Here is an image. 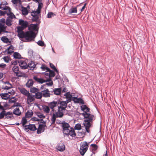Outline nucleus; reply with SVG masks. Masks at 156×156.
Here are the masks:
<instances>
[{"mask_svg":"<svg viewBox=\"0 0 156 156\" xmlns=\"http://www.w3.org/2000/svg\"><path fill=\"white\" fill-rule=\"evenodd\" d=\"M81 110L83 112L81 115L83 116L84 118L86 119L84 120L83 125L85 126L86 131L88 133H90L89 128L93 121L94 119V116L91 114L87 113L90 111V108L85 105H82L81 106Z\"/></svg>","mask_w":156,"mask_h":156,"instance_id":"obj_1","label":"nucleus"},{"mask_svg":"<svg viewBox=\"0 0 156 156\" xmlns=\"http://www.w3.org/2000/svg\"><path fill=\"white\" fill-rule=\"evenodd\" d=\"M36 36V34L32 31H27L26 32L23 31L18 33V36L20 39L24 38L27 42L32 41Z\"/></svg>","mask_w":156,"mask_h":156,"instance_id":"obj_2","label":"nucleus"},{"mask_svg":"<svg viewBox=\"0 0 156 156\" xmlns=\"http://www.w3.org/2000/svg\"><path fill=\"white\" fill-rule=\"evenodd\" d=\"M63 133L67 136L70 135L73 137L76 136V134L74 129L70 127L69 124L65 122L62 123Z\"/></svg>","mask_w":156,"mask_h":156,"instance_id":"obj_3","label":"nucleus"},{"mask_svg":"<svg viewBox=\"0 0 156 156\" xmlns=\"http://www.w3.org/2000/svg\"><path fill=\"white\" fill-rule=\"evenodd\" d=\"M61 109L59 108H58V111L56 112L55 113H53L51 119V120L53 122H55L57 118H61L63 117L64 114L69 115L67 112L65 114H64V113H65L66 111L64 110H61Z\"/></svg>","mask_w":156,"mask_h":156,"instance_id":"obj_4","label":"nucleus"},{"mask_svg":"<svg viewBox=\"0 0 156 156\" xmlns=\"http://www.w3.org/2000/svg\"><path fill=\"white\" fill-rule=\"evenodd\" d=\"M44 85H42L41 87V89L42 90L41 91L42 96L44 97H49L51 94L52 95L51 93L52 91H49L48 89L44 88Z\"/></svg>","mask_w":156,"mask_h":156,"instance_id":"obj_5","label":"nucleus"},{"mask_svg":"<svg viewBox=\"0 0 156 156\" xmlns=\"http://www.w3.org/2000/svg\"><path fill=\"white\" fill-rule=\"evenodd\" d=\"M41 12H38V10L33 11L31 12V15L33 16V18L32 19V20L33 22L35 21H40L39 20V16L40 15Z\"/></svg>","mask_w":156,"mask_h":156,"instance_id":"obj_6","label":"nucleus"},{"mask_svg":"<svg viewBox=\"0 0 156 156\" xmlns=\"http://www.w3.org/2000/svg\"><path fill=\"white\" fill-rule=\"evenodd\" d=\"M57 106L58 108L61 109V110H64L68 112V111L66 109L67 107V104L66 101H61L60 100L57 101Z\"/></svg>","mask_w":156,"mask_h":156,"instance_id":"obj_7","label":"nucleus"},{"mask_svg":"<svg viewBox=\"0 0 156 156\" xmlns=\"http://www.w3.org/2000/svg\"><path fill=\"white\" fill-rule=\"evenodd\" d=\"M37 23L36 24H30L28 27V29L29 31H38V29L37 28L38 25L40 23L41 21H35Z\"/></svg>","mask_w":156,"mask_h":156,"instance_id":"obj_8","label":"nucleus"},{"mask_svg":"<svg viewBox=\"0 0 156 156\" xmlns=\"http://www.w3.org/2000/svg\"><path fill=\"white\" fill-rule=\"evenodd\" d=\"M8 4L6 1L4 0L1 2L0 4V8L2 10H8L9 11L11 10V9L9 6H6Z\"/></svg>","mask_w":156,"mask_h":156,"instance_id":"obj_9","label":"nucleus"},{"mask_svg":"<svg viewBox=\"0 0 156 156\" xmlns=\"http://www.w3.org/2000/svg\"><path fill=\"white\" fill-rule=\"evenodd\" d=\"M13 72L16 74V76L19 77L22 76V73L20 71L18 66H15L12 68Z\"/></svg>","mask_w":156,"mask_h":156,"instance_id":"obj_10","label":"nucleus"},{"mask_svg":"<svg viewBox=\"0 0 156 156\" xmlns=\"http://www.w3.org/2000/svg\"><path fill=\"white\" fill-rule=\"evenodd\" d=\"M5 119H6L9 120H11L14 119L12 113L11 112L5 111Z\"/></svg>","mask_w":156,"mask_h":156,"instance_id":"obj_11","label":"nucleus"},{"mask_svg":"<svg viewBox=\"0 0 156 156\" xmlns=\"http://www.w3.org/2000/svg\"><path fill=\"white\" fill-rule=\"evenodd\" d=\"M72 100L75 103H80L82 104H84V101L81 98H78L77 97H74L72 98Z\"/></svg>","mask_w":156,"mask_h":156,"instance_id":"obj_12","label":"nucleus"},{"mask_svg":"<svg viewBox=\"0 0 156 156\" xmlns=\"http://www.w3.org/2000/svg\"><path fill=\"white\" fill-rule=\"evenodd\" d=\"M27 97V103L28 104H30L31 102L34 101L35 100L34 95L32 94H30V93Z\"/></svg>","mask_w":156,"mask_h":156,"instance_id":"obj_13","label":"nucleus"},{"mask_svg":"<svg viewBox=\"0 0 156 156\" xmlns=\"http://www.w3.org/2000/svg\"><path fill=\"white\" fill-rule=\"evenodd\" d=\"M19 66L22 69L28 68L27 64L26 61L23 60H20Z\"/></svg>","mask_w":156,"mask_h":156,"instance_id":"obj_14","label":"nucleus"},{"mask_svg":"<svg viewBox=\"0 0 156 156\" xmlns=\"http://www.w3.org/2000/svg\"><path fill=\"white\" fill-rule=\"evenodd\" d=\"M45 126L43 124H39L38 128H37V133L40 134L44 132L45 129Z\"/></svg>","mask_w":156,"mask_h":156,"instance_id":"obj_15","label":"nucleus"},{"mask_svg":"<svg viewBox=\"0 0 156 156\" xmlns=\"http://www.w3.org/2000/svg\"><path fill=\"white\" fill-rule=\"evenodd\" d=\"M57 101H53L52 102H50L48 104V106L51 109H52V111L51 112H53L54 110V108L56 106H57ZM50 115H51V113H50Z\"/></svg>","mask_w":156,"mask_h":156,"instance_id":"obj_16","label":"nucleus"},{"mask_svg":"<svg viewBox=\"0 0 156 156\" xmlns=\"http://www.w3.org/2000/svg\"><path fill=\"white\" fill-rule=\"evenodd\" d=\"M19 25L24 28H26L28 26V23L27 21H25L22 19H20L19 20Z\"/></svg>","mask_w":156,"mask_h":156,"instance_id":"obj_17","label":"nucleus"},{"mask_svg":"<svg viewBox=\"0 0 156 156\" xmlns=\"http://www.w3.org/2000/svg\"><path fill=\"white\" fill-rule=\"evenodd\" d=\"M56 149L60 151H63L65 150V146L63 144H58L56 147Z\"/></svg>","mask_w":156,"mask_h":156,"instance_id":"obj_18","label":"nucleus"},{"mask_svg":"<svg viewBox=\"0 0 156 156\" xmlns=\"http://www.w3.org/2000/svg\"><path fill=\"white\" fill-rule=\"evenodd\" d=\"M4 25L0 24V34H1L2 32L4 33H8V31L6 30V26Z\"/></svg>","mask_w":156,"mask_h":156,"instance_id":"obj_19","label":"nucleus"},{"mask_svg":"<svg viewBox=\"0 0 156 156\" xmlns=\"http://www.w3.org/2000/svg\"><path fill=\"white\" fill-rule=\"evenodd\" d=\"M62 90V89L61 87L58 88H55L54 90H53V91H52L51 93L52 94L53 93H54V94L56 95H59L61 93V92Z\"/></svg>","mask_w":156,"mask_h":156,"instance_id":"obj_20","label":"nucleus"},{"mask_svg":"<svg viewBox=\"0 0 156 156\" xmlns=\"http://www.w3.org/2000/svg\"><path fill=\"white\" fill-rule=\"evenodd\" d=\"M9 94H11L10 92H8V93H2L0 94V95L2 99L7 100L9 98L10 95Z\"/></svg>","mask_w":156,"mask_h":156,"instance_id":"obj_21","label":"nucleus"},{"mask_svg":"<svg viewBox=\"0 0 156 156\" xmlns=\"http://www.w3.org/2000/svg\"><path fill=\"white\" fill-rule=\"evenodd\" d=\"M33 79L35 81L41 83H42L45 82V80L42 78H38L36 76H34Z\"/></svg>","mask_w":156,"mask_h":156,"instance_id":"obj_22","label":"nucleus"},{"mask_svg":"<svg viewBox=\"0 0 156 156\" xmlns=\"http://www.w3.org/2000/svg\"><path fill=\"white\" fill-rule=\"evenodd\" d=\"M27 66L28 68L29 67L30 70H33L35 68L36 65L34 62L31 61L28 63Z\"/></svg>","mask_w":156,"mask_h":156,"instance_id":"obj_23","label":"nucleus"},{"mask_svg":"<svg viewBox=\"0 0 156 156\" xmlns=\"http://www.w3.org/2000/svg\"><path fill=\"white\" fill-rule=\"evenodd\" d=\"M80 5V4L77 5L76 7H72L70 9L69 11V14H70L72 13H76L77 12V7L78 6Z\"/></svg>","mask_w":156,"mask_h":156,"instance_id":"obj_24","label":"nucleus"},{"mask_svg":"<svg viewBox=\"0 0 156 156\" xmlns=\"http://www.w3.org/2000/svg\"><path fill=\"white\" fill-rule=\"evenodd\" d=\"M27 129H28V130L29 129L30 131H35L37 129V128L36 127L35 125L32 124H30L28 125Z\"/></svg>","mask_w":156,"mask_h":156,"instance_id":"obj_25","label":"nucleus"},{"mask_svg":"<svg viewBox=\"0 0 156 156\" xmlns=\"http://www.w3.org/2000/svg\"><path fill=\"white\" fill-rule=\"evenodd\" d=\"M13 113L14 114L18 116L20 115L21 114V112L19 108H18L14 109L13 111Z\"/></svg>","mask_w":156,"mask_h":156,"instance_id":"obj_26","label":"nucleus"},{"mask_svg":"<svg viewBox=\"0 0 156 156\" xmlns=\"http://www.w3.org/2000/svg\"><path fill=\"white\" fill-rule=\"evenodd\" d=\"M34 83V81L32 79H29L26 83V86L28 88L32 86Z\"/></svg>","mask_w":156,"mask_h":156,"instance_id":"obj_27","label":"nucleus"},{"mask_svg":"<svg viewBox=\"0 0 156 156\" xmlns=\"http://www.w3.org/2000/svg\"><path fill=\"white\" fill-rule=\"evenodd\" d=\"M49 82V83H46L45 84H44V86L47 85L48 86H51L53 85V82L51 80V79L50 78H49L48 79L45 80V82Z\"/></svg>","mask_w":156,"mask_h":156,"instance_id":"obj_28","label":"nucleus"},{"mask_svg":"<svg viewBox=\"0 0 156 156\" xmlns=\"http://www.w3.org/2000/svg\"><path fill=\"white\" fill-rule=\"evenodd\" d=\"M87 149H86V148L83 147H80V152L81 155L82 156L86 152Z\"/></svg>","mask_w":156,"mask_h":156,"instance_id":"obj_29","label":"nucleus"},{"mask_svg":"<svg viewBox=\"0 0 156 156\" xmlns=\"http://www.w3.org/2000/svg\"><path fill=\"white\" fill-rule=\"evenodd\" d=\"M20 92L23 94L27 96L30 93L29 91L24 88L21 89L20 90Z\"/></svg>","mask_w":156,"mask_h":156,"instance_id":"obj_30","label":"nucleus"},{"mask_svg":"<svg viewBox=\"0 0 156 156\" xmlns=\"http://www.w3.org/2000/svg\"><path fill=\"white\" fill-rule=\"evenodd\" d=\"M35 98H36L37 99H41L42 96V94L41 92L37 91L36 92L35 95H34Z\"/></svg>","mask_w":156,"mask_h":156,"instance_id":"obj_31","label":"nucleus"},{"mask_svg":"<svg viewBox=\"0 0 156 156\" xmlns=\"http://www.w3.org/2000/svg\"><path fill=\"white\" fill-rule=\"evenodd\" d=\"M42 109L45 112L47 113H49L50 110L49 106L46 105L43 106Z\"/></svg>","mask_w":156,"mask_h":156,"instance_id":"obj_32","label":"nucleus"},{"mask_svg":"<svg viewBox=\"0 0 156 156\" xmlns=\"http://www.w3.org/2000/svg\"><path fill=\"white\" fill-rule=\"evenodd\" d=\"M7 16H9L7 18H9L10 19H12L13 18H15L16 16L13 14V13L11 12V10L10 11H9V12H7Z\"/></svg>","mask_w":156,"mask_h":156,"instance_id":"obj_33","label":"nucleus"},{"mask_svg":"<svg viewBox=\"0 0 156 156\" xmlns=\"http://www.w3.org/2000/svg\"><path fill=\"white\" fill-rule=\"evenodd\" d=\"M33 115V112L32 111H28L26 113L25 116L27 118H30Z\"/></svg>","mask_w":156,"mask_h":156,"instance_id":"obj_34","label":"nucleus"},{"mask_svg":"<svg viewBox=\"0 0 156 156\" xmlns=\"http://www.w3.org/2000/svg\"><path fill=\"white\" fill-rule=\"evenodd\" d=\"M39 90L38 88L32 87H30V91L32 93H36L37 91H39Z\"/></svg>","mask_w":156,"mask_h":156,"instance_id":"obj_35","label":"nucleus"},{"mask_svg":"<svg viewBox=\"0 0 156 156\" xmlns=\"http://www.w3.org/2000/svg\"><path fill=\"white\" fill-rule=\"evenodd\" d=\"M9 18H7L5 21V23L8 26L10 27V26L12 24V19H10Z\"/></svg>","mask_w":156,"mask_h":156,"instance_id":"obj_36","label":"nucleus"},{"mask_svg":"<svg viewBox=\"0 0 156 156\" xmlns=\"http://www.w3.org/2000/svg\"><path fill=\"white\" fill-rule=\"evenodd\" d=\"M13 56L16 59H20L21 58V55L17 52H15L13 55Z\"/></svg>","mask_w":156,"mask_h":156,"instance_id":"obj_37","label":"nucleus"},{"mask_svg":"<svg viewBox=\"0 0 156 156\" xmlns=\"http://www.w3.org/2000/svg\"><path fill=\"white\" fill-rule=\"evenodd\" d=\"M80 147H86V149H88V145L86 141L83 142L81 143L80 144Z\"/></svg>","mask_w":156,"mask_h":156,"instance_id":"obj_38","label":"nucleus"},{"mask_svg":"<svg viewBox=\"0 0 156 156\" xmlns=\"http://www.w3.org/2000/svg\"><path fill=\"white\" fill-rule=\"evenodd\" d=\"M48 72H49V78L53 77L55 75V73L53 71L51 70L50 69Z\"/></svg>","mask_w":156,"mask_h":156,"instance_id":"obj_39","label":"nucleus"},{"mask_svg":"<svg viewBox=\"0 0 156 156\" xmlns=\"http://www.w3.org/2000/svg\"><path fill=\"white\" fill-rule=\"evenodd\" d=\"M22 12L23 14L24 15H26L28 13V11L26 8L25 7H23L22 10Z\"/></svg>","mask_w":156,"mask_h":156,"instance_id":"obj_40","label":"nucleus"},{"mask_svg":"<svg viewBox=\"0 0 156 156\" xmlns=\"http://www.w3.org/2000/svg\"><path fill=\"white\" fill-rule=\"evenodd\" d=\"M1 39L4 43H8L9 42V39L5 36L2 37Z\"/></svg>","mask_w":156,"mask_h":156,"instance_id":"obj_41","label":"nucleus"},{"mask_svg":"<svg viewBox=\"0 0 156 156\" xmlns=\"http://www.w3.org/2000/svg\"><path fill=\"white\" fill-rule=\"evenodd\" d=\"M16 101V100L15 97H13L9 98V103H15Z\"/></svg>","mask_w":156,"mask_h":156,"instance_id":"obj_42","label":"nucleus"},{"mask_svg":"<svg viewBox=\"0 0 156 156\" xmlns=\"http://www.w3.org/2000/svg\"><path fill=\"white\" fill-rule=\"evenodd\" d=\"M64 96H66V98H72V95L70 94V92H68L64 94Z\"/></svg>","mask_w":156,"mask_h":156,"instance_id":"obj_43","label":"nucleus"},{"mask_svg":"<svg viewBox=\"0 0 156 156\" xmlns=\"http://www.w3.org/2000/svg\"><path fill=\"white\" fill-rule=\"evenodd\" d=\"M24 27H21V26L18 27H17V31L18 33H19L20 32H22L23 31V30H24Z\"/></svg>","mask_w":156,"mask_h":156,"instance_id":"obj_44","label":"nucleus"},{"mask_svg":"<svg viewBox=\"0 0 156 156\" xmlns=\"http://www.w3.org/2000/svg\"><path fill=\"white\" fill-rule=\"evenodd\" d=\"M38 5L37 10H38V12H41V9L43 7V4L42 3H38Z\"/></svg>","mask_w":156,"mask_h":156,"instance_id":"obj_45","label":"nucleus"},{"mask_svg":"<svg viewBox=\"0 0 156 156\" xmlns=\"http://www.w3.org/2000/svg\"><path fill=\"white\" fill-rule=\"evenodd\" d=\"M55 15L52 12H48L47 14V17L48 18H50Z\"/></svg>","mask_w":156,"mask_h":156,"instance_id":"obj_46","label":"nucleus"},{"mask_svg":"<svg viewBox=\"0 0 156 156\" xmlns=\"http://www.w3.org/2000/svg\"><path fill=\"white\" fill-rule=\"evenodd\" d=\"M81 125L80 124L78 123L76 125L74 129L76 130H80L81 129Z\"/></svg>","mask_w":156,"mask_h":156,"instance_id":"obj_47","label":"nucleus"},{"mask_svg":"<svg viewBox=\"0 0 156 156\" xmlns=\"http://www.w3.org/2000/svg\"><path fill=\"white\" fill-rule=\"evenodd\" d=\"M27 120L25 117H23L22 119L21 123L22 125H24L27 123Z\"/></svg>","mask_w":156,"mask_h":156,"instance_id":"obj_48","label":"nucleus"},{"mask_svg":"<svg viewBox=\"0 0 156 156\" xmlns=\"http://www.w3.org/2000/svg\"><path fill=\"white\" fill-rule=\"evenodd\" d=\"M5 111L3 110L0 113V119H2L5 117Z\"/></svg>","mask_w":156,"mask_h":156,"instance_id":"obj_49","label":"nucleus"},{"mask_svg":"<svg viewBox=\"0 0 156 156\" xmlns=\"http://www.w3.org/2000/svg\"><path fill=\"white\" fill-rule=\"evenodd\" d=\"M90 146L92 147V150L93 151H96V150L98 148V146L96 144H92L90 145Z\"/></svg>","mask_w":156,"mask_h":156,"instance_id":"obj_50","label":"nucleus"},{"mask_svg":"<svg viewBox=\"0 0 156 156\" xmlns=\"http://www.w3.org/2000/svg\"><path fill=\"white\" fill-rule=\"evenodd\" d=\"M41 68L43 70H46V72H48V70L49 69V68L43 65H42Z\"/></svg>","mask_w":156,"mask_h":156,"instance_id":"obj_51","label":"nucleus"},{"mask_svg":"<svg viewBox=\"0 0 156 156\" xmlns=\"http://www.w3.org/2000/svg\"><path fill=\"white\" fill-rule=\"evenodd\" d=\"M14 104L12 106V108H14L15 107H21V106L19 102L14 103Z\"/></svg>","mask_w":156,"mask_h":156,"instance_id":"obj_52","label":"nucleus"},{"mask_svg":"<svg viewBox=\"0 0 156 156\" xmlns=\"http://www.w3.org/2000/svg\"><path fill=\"white\" fill-rule=\"evenodd\" d=\"M37 44L38 45L41 46H44V44L43 41H42L39 40L37 42Z\"/></svg>","mask_w":156,"mask_h":156,"instance_id":"obj_53","label":"nucleus"},{"mask_svg":"<svg viewBox=\"0 0 156 156\" xmlns=\"http://www.w3.org/2000/svg\"><path fill=\"white\" fill-rule=\"evenodd\" d=\"M20 63V60H16V61H12L11 62V64L14 65V66H16V65L18 63Z\"/></svg>","mask_w":156,"mask_h":156,"instance_id":"obj_54","label":"nucleus"},{"mask_svg":"<svg viewBox=\"0 0 156 156\" xmlns=\"http://www.w3.org/2000/svg\"><path fill=\"white\" fill-rule=\"evenodd\" d=\"M5 62L6 63H8L10 60L8 56H5L3 58Z\"/></svg>","mask_w":156,"mask_h":156,"instance_id":"obj_55","label":"nucleus"},{"mask_svg":"<svg viewBox=\"0 0 156 156\" xmlns=\"http://www.w3.org/2000/svg\"><path fill=\"white\" fill-rule=\"evenodd\" d=\"M12 87V86H2V88L5 90H9V89H11Z\"/></svg>","mask_w":156,"mask_h":156,"instance_id":"obj_56","label":"nucleus"},{"mask_svg":"<svg viewBox=\"0 0 156 156\" xmlns=\"http://www.w3.org/2000/svg\"><path fill=\"white\" fill-rule=\"evenodd\" d=\"M7 12L6 11H2L0 10V16H4L5 14H7Z\"/></svg>","mask_w":156,"mask_h":156,"instance_id":"obj_57","label":"nucleus"},{"mask_svg":"<svg viewBox=\"0 0 156 156\" xmlns=\"http://www.w3.org/2000/svg\"><path fill=\"white\" fill-rule=\"evenodd\" d=\"M6 20L5 19L2 18L0 20V24L5 25Z\"/></svg>","mask_w":156,"mask_h":156,"instance_id":"obj_58","label":"nucleus"},{"mask_svg":"<svg viewBox=\"0 0 156 156\" xmlns=\"http://www.w3.org/2000/svg\"><path fill=\"white\" fill-rule=\"evenodd\" d=\"M37 116L38 117H39V118H44L45 117V116L43 115V114H41L40 113H38L37 114Z\"/></svg>","mask_w":156,"mask_h":156,"instance_id":"obj_59","label":"nucleus"},{"mask_svg":"<svg viewBox=\"0 0 156 156\" xmlns=\"http://www.w3.org/2000/svg\"><path fill=\"white\" fill-rule=\"evenodd\" d=\"M50 67L53 70L55 69L56 68L54 65L51 63H50Z\"/></svg>","mask_w":156,"mask_h":156,"instance_id":"obj_60","label":"nucleus"},{"mask_svg":"<svg viewBox=\"0 0 156 156\" xmlns=\"http://www.w3.org/2000/svg\"><path fill=\"white\" fill-rule=\"evenodd\" d=\"M6 50H7V53L8 54H11L12 53H13L14 52L13 50V49H7Z\"/></svg>","mask_w":156,"mask_h":156,"instance_id":"obj_61","label":"nucleus"},{"mask_svg":"<svg viewBox=\"0 0 156 156\" xmlns=\"http://www.w3.org/2000/svg\"><path fill=\"white\" fill-rule=\"evenodd\" d=\"M22 126L24 127L25 130L27 132H28L29 130H28V129H27L28 125H26V124H25L24 125H22Z\"/></svg>","mask_w":156,"mask_h":156,"instance_id":"obj_62","label":"nucleus"},{"mask_svg":"<svg viewBox=\"0 0 156 156\" xmlns=\"http://www.w3.org/2000/svg\"><path fill=\"white\" fill-rule=\"evenodd\" d=\"M6 66V65L4 63H2L0 64V68H5Z\"/></svg>","mask_w":156,"mask_h":156,"instance_id":"obj_63","label":"nucleus"},{"mask_svg":"<svg viewBox=\"0 0 156 156\" xmlns=\"http://www.w3.org/2000/svg\"><path fill=\"white\" fill-rule=\"evenodd\" d=\"M32 120L36 121H39L40 120L37 118L36 117H34L32 118Z\"/></svg>","mask_w":156,"mask_h":156,"instance_id":"obj_64","label":"nucleus"}]
</instances>
